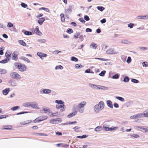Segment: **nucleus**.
Here are the masks:
<instances>
[{
	"label": "nucleus",
	"instance_id": "79ce46f5",
	"mask_svg": "<svg viewBox=\"0 0 148 148\" xmlns=\"http://www.w3.org/2000/svg\"><path fill=\"white\" fill-rule=\"evenodd\" d=\"M143 114L145 117H148V109L144 111Z\"/></svg>",
	"mask_w": 148,
	"mask_h": 148
},
{
	"label": "nucleus",
	"instance_id": "6e6552de",
	"mask_svg": "<svg viewBox=\"0 0 148 148\" xmlns=\"http://www.w3.org/2000/svg\"><path fill=\"white\" fill-rule=\"evenodd\" d=\"M34 31L35 33L38 35L41 36L42 35V33L40 31L39 29V27L38 26H36V27Z\"/></svg>",
	"mask_w": 148,
	"mask_h": 148
},
{
	"label": "nucleus",
	"instance_id": "a211bd4d",
	"mask_svg": "<svg viewBox=\"0 0 148 148\" xmlns=\"http://www.w3.org/2000/svg\"><path fill=\"white\" fill-rule=\"evenodd\" d=\"M32 121L31 120H26L25 121H22L20 122V124L21 125H25L28 124L30 123Z\"/></svg>",
	"mask_w": 148,
	"mask_h": 148
},
{
	"label": "nucleus",
	"instance_id": "412c9836",
	"mask_svg": "<svg viewBox=\"0 0 148 148\" xmlns=\"http://www.w3.org/2000/svg\"><path fill=\"white\" fill-rule=\"evenodd\" d=\"M3 128H2V130H10L12 129V126L10 125H7L3 126Z\"/></svg>",
	"mask_w": 148,
	"mask_h": 148
},
{
	"label": "nucleus",
	"instance_id": "774afa93",
	"mask_svg": "<svg viewBox=\"0 0 148 148\" xmlns=\"http://www.w3.org/2000/svg\"><path fill=\"white\" fill-rule=\"evenodd\" d=\"M84 19L87 21H88L90 20V18L89 16L87 15H85L84 16Z\"/></svg>",
	"mask_w": 148,
	"mask_h": 148
},
{
	"label": "nucleus",
	"instance_id": "2f4dec72",
	"mask_svg": "<svg viewBox=\"0 0 148 148\" xmlns=\"http://www.w3.org/2000/svg\"><path fill=\"white\" fill-rule=\"evenodd\" d=\"M5 47L3 46H2L0 47V55H2L4 54L3 51L4 50Z\"/></svg>",
	"mask_w": 148,
	"mask_h": 148
},
{
	"label": "nucleus",
	"instance_id": "f3484780",
	"mask_svg": "<svg viewBox=\"0 0 148 148\" xmlns=\"http://www.w3.org/2000/svg\"><path fill=\"white\" fill-rule=\"evenodd\" d=\"M138 19H148V14L145 16H137Z\"/></svg>",
	"mask_w": 148,
	"mask_h": 148
},
{
	"label": "nucleus",
	"instance_id": "dca6fc26",
	"mask_svg": "<svg viewBox=\"0 0 148 148\" xmlns=\"http://www.w3.org/2000/svg\"><path fill=\"white\" fill-rule=\"evenodd\" d=\"M118 128L117 127H115L113 128H109L108 127H104V130L106 131H112V130L117 129Z\"/></svg>",
	"mask_w": 148,
	"mask_h": 148
},
{
	"label": "nucleus",
	"instance_id": "13d9d810",
	"mask_svg": "<svg viewBox=\"0 0 148 148\" xmlns=\"http://www.w3.org/2000/svg\"><path fill=\"white\" fill-rule=\"evenodd\" d=\"M106 73V71H103L99 74V75L102 77L104 76L105 74Z\"/></svg>",
	"mask_w": 148,
	"mask_h": 148
},
{
	"label": "nucleus",
	"instance_id": "6ab92c4d",
	"mask_svg": "<svg viewBox=\"0 0 148 148\" xmlns=\"http://www.w3.org/2000/svg\"><path fill=\"white\" fill-rule=\"evenodd\" d=\"M106 103L107 106L109 108H113L112 102L111 101L109 100H108L106 101Z\"/></svg>",
	"mask_w": 148,
	"mask_h": 148
},
{
	"label": "nucleus",
	"instance_id": "ddd939ff",
	"mask_svg": "<svg viewBox=\"0 0 148 148\" xmlns=\"http://www.w3.org/2000/svg\"><path fill=\"white\" fill-rule=\"evenodd\" d=\"M18 53L17 52L15 51L12 54V58L14 60H16L18 59L17 56Z\"/></svg>",
	"mask_w": 148,
	"mask_h": 148
},
{
	"label": "nucleus",
	"instance_id": "49530a36",
	"mask_svg": "<svg viewBox=\"0 0 148 148\" xmlns=\"http://www.w3.org/2000/svg\"><path fill=\"white\" fill-rule=\"evenodd\" d=\"M21 5L22 8H26L28 6V5L27 4L24 3H21Z\"/></svg>",
	"mask_w": 148,
	"mask_h": 148
},
{
	"label": "nucleus",
	"instance_id": "052dcab7",
	"mask_svg": "<svg viewBox=\"0 0 148 148\" xmlns=\"http://www.w3.org/2000/svg\"><path fill=\"white\" fill-rule=\"evenodd\" d=\"M80 36V33H77L74 36V38H75L77 39L79 38V36Z\"/></svg>",
	"mask_w": 148,
	"mask_h": 148
},
{
	"label": "nucleus",
	"instance_id": "473e14b6",
	"mask_svg": "<svg viewBox=\"0 0 148 148\" xmlns=\"http://www.w3.org/2000/svg\"><path fill=\"white\" fill-rule=\"evenodd\" d=\"M40 122H41V120H40L39 117L33 121L34 123H38Z\"/></svg>",
	"mask_w": 148,
	"mask_h": 148
},
{
	"label": "nucleus",
	"instance_id": "c9c22d12",
	"mask_svg": "<svg viewBox=\"0 0 148 148\" xmlns=\"http://www.w3.org/2000/svg\"><path fill=\"white\" fill-rule=\"evenodd\" d=\"M95 59L97 60H99L102 61H108V59H107L104 58H95Z\"/></svg>",
	"mask_w": 148,
	"mask_h": 148
},
{
	"label": "nucleus",
	"instance_id": "864d4df0",
	"mask_svg": "<svg viewBox=\"0 0 148 148\" xmlns=\"http://www.w3.org/2000/svg\"><path fill=\"white\" fill-rule=\"evenodd\" d=\"M88 136V135H84L82 136H78L77 137V138H86Z\"/></svg>",
	"mask_w": 148,
	"mask_h": 148
},
{
	"label": "nucleus",
	"instance_id": "09e8293b",
	"mask_svg": "<svg viewBox=\"0 0 148 148\" xmlns=\"http://www.w3.org/2000/svg\"><path fill=\"white\" fill-rule=\"evenodd\" d=\"M19 108H20V106H17L12 107V108H11V110H12L13 111H14L15 110H17L18 109H19Z\"/></svg>",
	"mask_w": 148,
	"mask_h": 148
},
{
	"label": "nucleus",
	"instance_id": "4c0bfd02",
	"mask_svg": "<svg viewBox=\"0 0 148 148\" xmlns=\"http://www.w3.org/2000/svg\"><path fill=\"white\" fill-rule=\"evenodd\" d=\"M38 41L40 43H45L47 41L46 40L43 39H39L38 40Z\"/></svg>",
	"mask_w": 148,
	"mask_h": 148
},
{
	"label": "nucleus",
	"instance_id": "e2e57ef3",
	"mask_svg": "<svg viewBox=\"0 0 148 148\" xmlns=\"http://www.w3.org/2000/svg\"><path fill=\"white\" fill-rule=\"evenodd\" d=\"M66 32L68 34H70L71 33H73V31L72 29L69 28L67 29V30L66 31Z\"/></svg>",
	"mask_w": 148,
	"mask_h": 148
},
{
	"label": "nucleus",
	"instance_id": "423d86ee",
	"mask_svg": "<svg viewBox=\"0 0 148 148\" xmlns=\"http://www.w3.org/2000/svg\"><path fill=\"white\" fill-rule=\"evenodd\" d=\"M10 77L14 79H20V75L16 72H12L10 74Z\"/></svg>",
	"mask_w": 148,
	"mask_h": 148
},
{
	"label": "nucleus",
	"instance_id": "58836bf2",
	"mask_svg": "<svg viewBox=\"0 0 148 148\" xmlns=\"http://www.w3.org/2000/svg\"><path fill=\"white\" fill-rule=\"evenodd\" d=\"M97 9L100 11L101 12H102L104 9L105 8L101 6H98L97 7Z\"/></svg>",
	"mask_w": 148,
	"mask_h": 148
},
{
	"label": "nucleus",
	"instance_id": "c756f323",
	"mask_svg": "<svg viewBox=\"0 0 148 148\" xmlns=\"http://www.w3.org/2000/svg\"><path fill=\"white\" fill-rule=\"evenodd\" d=\"M39 10H43L47 12H50V10L47 8H45V7H42L39 9Z\"/></svg>",
	"mask_w": 148,
	"mask_h": 148
},
{
	"label": "nucleus",
	"instance_id": "a878e982",
	"mask_svg": "<svg viewBox=\"0 0 148 148\" xmlns=\"http://www.w3.org/2000/svg\"><path fill=\"white\" fill-rule=\"evenodd\" d=\"M30 107L34 108H38V105L37 104L34 103L33 102H30Z\"/></svg>",
	"mask_w": 148,
	"mask_h": 148
},
{
	"label": "nucleus",
	"instance_id": "e433bc0d",
	"mask_svg": "<svg viewBox=\"0 0 148 148\" xmlns=\"http://www.w3.org/2000/svg\"><path fill=\"white\" fill-rule=\"evenodd\" d=\"M102 129V127L100 126H98L95 128V130L96 132L101 131Z\"/></svg>",
	"mask_w": 148,
	"mask_h": 148
},
{
	"label": "nucleus",
	"instance_id": "ea45409f",
	"mask_svg": "<svg viewBox=\"0 0 148 148\" xmlns=\"http://www.w3.org/2000/svg\"><path fill=\"white\" fill-rule=\"evenodd\" d=\"M143 114H138L137 115H135V119H137L138 118H140L143 116Z\"/></svg>",
	"mask_w": 148,
	"mask_h": 148
},
{
	"label": "nucleus",
	"instance_id": "338daca9",
	"mask_svg": "<svg viewBox=\"0 0 148 148\" xmlns=\"http://www.w3.org/2000/svg\"><path fill=\"white\" fill-rule=\"evenodd\" d=\"M43 16V14L42 13H40L36 16V17L37 18H40L41 17H42Z\"/></svg>",
	"mask_w": 148,
	"mask_h": 148
},
{
	"label": "nucleus",
	"instance_id": "f8f14e48",
	"mask_svg": "<svg viewBox=\"0 0 148 148\" xmlns=\"http://www.w3.org/2000/svg\"><path fill=\"white\" fill-rule=\"evenodd\" d=\"M97 47V44L94 42H92L89 45V47L90 48L94 49H96Z\"/></svg>",
	"mask_w": 148,
	"mask_h": 148
},
{
	"label": "nucleus",
	"instance_id": "9b49d317",
	"mask_svg": "<svg viewBox=\"0 0 148 148\" xmlns=\"http://www.w3.org/2000/svg\"><path fill=\"white\" fill-rule=\"evenodd\" d=\"M136 128L137 129L139 130V128L141 129L140 130L141 131H144V132H148V127H139L138 126H136Z\"/></svg>",
	"mask_w": 148,
	"mask_h": 148
},
{
	"label": "nucleus",
	"instance_id": "9d476101",
	"mask_svg": "<svg viewBox=\"0 0 148 148\" xmlns=\"http://www.w3.org/2000/svg\"><path fill=\"white\" fill-rule=\"evenodd\" d=\"M12 52L9 50H7L5 53V56L6 59L10 60L11 58Z\"/></svg>",
	"mask_w": 148,
	"mask_h": 148
},
{
	"label": "nucleus",
	"instance_id": "c03bdc74",
	"mask_svg": "<svg viewBox=\"0 0 148 148\" xmlns=\"http://www.w3.org/2000/svg\"><path fill=\"white\" fill-rule=\"evenodd\" d=\"M21 59H22L23 60L26 61L27 62V63H29L30 62V60L28 59L27 58L24 57H22L21 58Z\"/></svg>",
	"mask_w": 148,
	"mask_h": 148
},
{
	"label": "nucleus",
	"instance_id": "603ef678",
	"mask_svg": "<svg viewBox=\"0 0 148 148\" xmlns=\"http://www.w3.org/2000/svg\"><path fill=\"white\" fill-rule=\"evenodd\" d=\"M9 60L6 58L5 59H4V60H2L0 61V63H2V64L6 63H7Z\"/></svg>",
	"mask_w": 148,
	"mask_h": 148
},
{
	"label": "nucleus",
	"instance_id": "8fccbe9b",
	"mask_svg": "<svg viewBox=\"0 0 148 148\" xmlns=\"http://www.w3.org/2000/svg\"><path fill=\"white\" fill-rule=\"evenodd\" d=\"M10 91V88H6L4 90H3L2 91V92H8Z\"/></svg>",
	"mask_w": 148,
	"mask_h": 148
},
{
	"label": "nucleus",
	"instance_id": "1a4fd4ad",
	"mask_svg": "<svg viewBox=\"0 0 148 148\" xmlns=\"http://www.w3.org/2000/svg\"><path fill=\"white\" fill-rule=\"evenodd\" d=\"M37 55L39 56L40 59H42L43 58L46 57L47 55L41 52H38L37 53Z\"/></svg>",
	"mask_w": 148,
	"mask_h": 148
},
{
	"label": "nucleus",
	"instance_id": "3c124183",
	"mask_svg": "<svg viewBox=\"0 0 148 148\" xmlns=\"http://www.w3.org/2000/svg\"><path fill=\"white\" fill-rule=\"evenodd\" d=\"M129 79L127 76H125L124 78L123 81L125 82H127L129 81Z\"/></svg>",
	"mask_w": 148,
	"mask_h": 148
},
{
	"label": "nucleus",
	"instance_id": "4be33fe9",
	"mask_svg": "<svg viewBox=\"0 0 148 148\" xmlns=\"http://www.w3.org/2000/svg\"><path fill=\"white\" fill-rule=\"evenodd\" d=\"M142 66L144 68H148V62L145 61L142 63Z\"/></svg>",
	"mask_w": 148,
	"mask_h": 148
},
{
	"label": "nucleus",
	"instance_id": "de8ad7c7",
	"mask_svg": "<svg viewBox=\"0 0 148 148\" xmlns=\"http://www.w3.org/2000/svg\"><path fill=\"white\" fill-rule=\"evenodd\" d=\"M7 26L8 28H11L13 26V25L11 22H8L7 23Z\"/></svg>",
	"mask_w": 148,
	"mask_h": 148
},
{
	"label": "nucleus",
	"instance_id": "6e6d98bb",
	"mask_svg": "<svg viewBox=\"0 0 148 148\" xmlns=\"http://www.w3.org/2000/svg\"><path fill=\"white\" fill-rule=\"evenodd\" d=\"M131 82L135 84L138 83L139 82V81L135 79H132L131 80Z\"/></svg>",
	"mask_w": 148,
	"mask_h": 148
},
{
	"label": "nucleus",
	"instance_id": "0eeeda50",
	"mask_svg": "<svg viewBox=\"0 0 148 148\" xmlns=\"http://www.w3.org/2000/svg\"><path fill=\"white\" fill-rule=\"evenodd\" d=\"M62 120L61 118H57L56 119H50L49 121V122L51 124L58 123L61 122Z\"/></svg>",
	"mask_w": 148,
	"mask_h": 148
},
{
	"label": "nucleus",
	"instance_id": "c85d7f7f",
	"mask_svg": "<svg viewBox=\"0 0 148 148\" xmlns=\"http://www.w3.org/2000/svg\"><path fill=\"white\" fill-rule=\"evenodd\" d=\"M7 71L5 69H0V74H4L6 73Z\"/></svg>",
	"mask_w": 148,
	"mask_h": 148
},
{
	"label": "nucleus",
	"instance_id": "a18cd8bd",
	"mask_svg": "<svg viewBox=\"0 0 148 148\" xmlns=\"http://www.w3.org/2000/svg\"><path fill=\"white\" fill-rule=\"evenodd\" d=\"M78 110L79 112L82 113L84 112V109L79 107H78Z\"/></svg>",
	"mask_w": 148,
	"mask_h": 148
},
{
	"label": "nucleus",
	"instance_id": "cd10ccee",
	"mask_svg": "<svg viewBox=\"0 0 148 148\" xmlns=\"http://www.w3.org/2000/svg\"><path fill=\"white\" fill-rule=\"evenodd\" d=\"M51 114L49 115V116L51 117H54L55 116H58V113L56 112L55 113H53L50 112Z\"/></svg>",
	"mask_w": 148,
	"mask_h": 148
},
{
	"label": "nucleus",
	"instance_id": "aec40b11",
	"mask_svg": "<svg viewBox=\"0 0 148 148\" xmlns=\"http://www.w3.org/2000/svg\"><path fill=\"white\" fill-rule=\"evenodd\" d=\"M86 103L85 101H83L81 102L78 105V107H79L81 108H83L84 109V107L86 106Z\"/></svg>",
	"mask_w": 148,
	"mask_h": 148
},
{
	"label": "nucleus",
	"instance_id": "b1692460",
	"mask_svg": "<svg viewBox=\"0 0 148 148\" xmlns=\"http://www.w3.org/2000/svg\"><path fill=\"white\" fill-rule=\"evenodd\" d=\"M83 67V66L80 64H76L75 65V67L77 69H80Z\"/></svg>",
	"mask_w": 148,
	"mask_h": 148
},
{
	"label": "nucleus",
	"instance_id": "f704fd0d",
	"mask_svg": "<svg viewBox=\"0 0 148 148\" xmlns=\"http://www.w3.org/2000/svg\"><path fill=\"white\" fill-rule=\"evenodd\" d=\"M60 16L61 21L63 22H64L65 21V19L64 17V14H60Z\"/></svg>",
	"mask_w": 148,
	"mask_h": 148
},
{
	"label": "nucleus",
	"instance_id": "5fc2aeb1",
	"mask_svg": "<svg viewBox=\"0 0 148 148\" xmlns=\"http://www.w3.org/2000/svg\"><path fill=\"white\" fill-rule=\"evenodd\" d=\"M71 60L72 61L77 62L78 61V59L74 56L72 57L71 58Z\"/></svg>",
	"mask_w": 148,
	"mask_h": 148
},
{
	"label": "nucleus",
	"instance_id": "bf43d9fd",
	"mask_svg": "<svg viewBox=\"0 0 148 148\" xmlns=\"http://www.w3.org/2000/svg\"><path fill=\"white\" fill-rule=\"evenodd\" d=\"M132 62V59L130 57H128L126 60V62L128 64Z\"/></svg>",
	"mask_w": 148,
	"mask_h": 148
},
{
	"label": "nucleus",
	"instance_id": "2eb2a0df",
	"mask_svg": "<svg viewBox=\"0 0 148 148\" xmlns=\"http://www.w3.org/2000/svg\"><path fill=\"white\" fill-rule=\"evenodd\" d=\"M22 32L26 36H31L32 35V33L31 32L23 30L22 31Z\"/></svg>",
	"mask_w": 148,
	"mask_h": 148
},
{
	"label": "nucleus",
	"instance_id": "7ed1b4c3",
	"mask_svg": "<svg viewBox=\"0 0 148 148\" xmlns=\"http://www.w3.org/2000/svg\"><path fill=\"white\" fill-rule=\"evenodd\" d=\"M14 66L20 71L24 72L27 70V67L24 64L15 63L14 64Z\"/></svg>",
	"mask_w": 148,
	"mask_h": 148
},
{
	"label": "nucleus",
	"instance_id": "f03ea898",
	"mask_svg": "<svg viewBox=\"0 0 148 148\" xmlns=\"http://www.w3.org/2000/svg\"><path fill=\"white\" fill-rule=\"evenodd\" d=\"M55 102L58 104L56 106V108L58 109L61 108L60 111H63L65 110V106L64 105V102L61 100H56Z\"/></svg>",
	"mask_w": 148,
	"mask_h": 148
},
{
	"label": "nucleus",
	"instance_id": "bb28decb",
	"mask_svg": "<svg viewBox=\"0 0 148 148\" xmlns=\"http://www.w3.org/2000/svg\"><path fill=\"white\" fill-rule=\"evenodd\" d=\"M64 69V67L62 66L61 65H59L58 66H56L55 68V69L56 70H62Z\"/></svg>",
	"mask_w": 148,
	"mask_h": 148
},
{
	"label": "nucleus",
	"instance_id": "37998d69",
	"mask_svg": "<svg viewBox=\"0 0 148 148\" xmlns=\"http://www.w3.org/2000/svg\"><path fill=\"white\" fill-rule=\"evenodd\" d=\"M134 25V24L133 23H130L127 24L128 27L130 29H132Z\"/></svg>",
	"mask_w": 148,
	"mask_h": 148
},
{
	"label": "nucleus",
	"instance_id": "72a5a7b5",
	"mask_svg": "<svg viewBox=\"0 0 148 148\" xmlns=\"http://www.w3.org/2000/svg\"><path fill=\"white\" fill-rule=\"evenodd\" d=\"M41 121L46 120L48 117L47 116H39Z\"/></svg>",
	"mask_w": 148,
	"mask_h": 148
},
{
	"label": "nucleus",
	"instance_id": "f257e3e1",
	"mask_svg": "<svg viewBox=\"0 0 148 148\" xmlns=\"http://www.w3.org/2000/svg\"><path fill=\"white\" fill-rule=\"evenodd\" d=\"M104 103L103 101H100L99 103L96 105L94 107L95 112L97 113L103 109L104 107Z\"/></svg>",
	"mask_w": 148,
	"mask_h": 148
},
{
	"label": "nucleus",
	"instance_id": "a19ab883",
	"mask_svg": "<svg viewBox=\"0 0 148 148\" xmlns=\"http://www.w3.org/2000/svg\"><path fill=\"white\" fill-rule=\"evenodd\" d=\"M119 77V74H116L112 76V78L114 79H118Z\"/></svg>",
	"mask_w": 148,
	"mask_h": 148
},
{
	"label": "nucleus",
	"instance_id": "20e7f679",
	"mask_svg": "<svg viewBox=\"0 0 148 148\" xmlns=\"http://www.w3.org/2000/svg\"><path fill=\"white\" fill-rule=\"evenodd\" d=\"M89 86L91 88L96 89H98L105 90H107L108 89V88L107 87H104L103 86H97L92 84H89Z\"/></svg>",
	"mask_w": 148,
	"mask_h": 148
},
{
	"label": "nucleus",
	"instance_id": "5701e85b",
	"mask_svg": "<svg viewBox=\"0 0 148 148\" xmlns=\"http://www.w3.org/2000/svg\"><path fill=\"white\" fill-rule=\"evenodd\" d=\"M18 43L21 45L24 46H26V44L25 42L23 40H19L18 41Z\"/></svg>",
	"mask_w": 148,
	"mask_h": 148
},
{
	"label": "nucleus",
	"instance_id": "39448f33",
	"mask_svg": "<svg viewBox=\"0 0 148 148\" xmlns=\"http://www.w3.org/2000/svg\"><path fill=\"white\" fill-rule=\"evenodd\" d=\"M106 53L109 55H115L117 54L118 51L113 48H110L106 50Z\"/></svg>",
	"mask_w": 148,
	"mask_h": 148
},
{
	"label": "nucleus",
	"instance_id": "393cba45",
	"mask_svg": "<svg viewBox=\"0 0 148 148\" xmlns=\"http://www.w3.org/2000/svg\"><path fill=\"white\" fill-rule=\"evenodd\" d=\"M77 114V112L75 111L73 112L72 113H70L68 116L67 117L68 118H70L72 117L75 116Z\"/></svg>",
	"mask_w": 148,
	"mask_h": 148
},
{
	"label": "nucleus",
	"instance_id": "7c9ffc66",
	"mask_svg": "<svg viewBox=\"0 0 148 148\" xmlns=\"http://www.w3.org/2000/svg\"><path fill=\"white\" fill-rule=\"evenodd\" d=\"M43 109L44 110V112L45 113H46L47 112L50 113L51 110L49 108H47L44 107L43 108Z\"/></svg>",
	"mask_w": 148,
	"mask_h": 148
},
{
	"label": "nucleus",
	"instance_id": "680f3d73",
	"mask_svg": "<svg viewBox=\"0 0 148 148\" xmlns=\"http://www.w3.org/2000/svg\"><path fill=\"white\" fill-rule=\"evenodd\" d=\"M43 92H51V91L49 89H45L42 90Z\"/></svg>",
	"mask_w": 148,
	"mask_h": 148
},
{
	"label": "nucleus",
	"instance_id": "4d7b16f0",
	"mask_svg": "<svg viewBox=\"0 0 148 148\" xmlns=\"http://www.w3.org/2000/svg\"><path fill=\"white\" fill-rule=\"evenodd\" d=\"M30 102H26L23 103V105L25 107H30Z\"/></svg>",
	"mask_w": 148,
	"mask_h": 148
},
{
	"label": "nucleus",
	"instance_id": "4468645a",
	"mask_svg": "<svg viewBox=\"0 0 148 148\" xmlns=\"http://www.w3.org/2000/svg\"><path fill=\"white\" fill-rule=\"evenodd\" d=\"M45 21V19L44 17H41L39 19L38 21V23L40 25H42Z\"/></svg>",
	"mask_w": 148,
	"mask_h": 148
},
{
	"label": "nucleus",
	"instance_id": "69168bd1",
	"mask_svg": "<svg viewBox=\"0 0 148 148\" xmlns=\"http://www.w3.org/2000/svg\"><path fill=\"white\" fill-rule=\"evenodd\" d=\"M80 127L78 126H75L73 128V129H74L75 131L77 132H79L78 130L80 129Z\"/></svg>",
	"mask_w": 148,
	"mask_h": 148
},
{
	"label": "nucleus",
	"instance_id": "0e129e2a",
	"mask_svg": "<svg viewBox=\"0 0 148 148\" xmlns=\"http://www.w3.org/2000/svg\"><path fill=\"white\" fill-rule=\"evenodd\" d=\"M61 146L63 147L67 148L69 146V145L61 143Z\"/></svg>",
	"mask_w": 148,
	"mask_h": 148
}]
</instances>
